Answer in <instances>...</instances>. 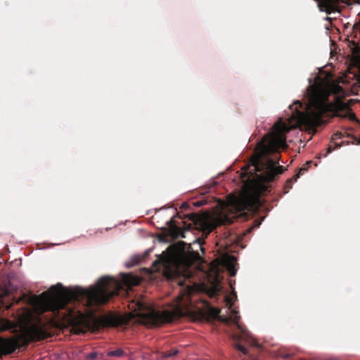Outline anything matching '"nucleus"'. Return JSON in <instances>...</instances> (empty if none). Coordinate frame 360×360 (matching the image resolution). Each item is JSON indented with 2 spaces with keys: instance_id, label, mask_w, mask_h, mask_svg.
Listing matches in <instances>:
<instances>
[{
  "instance_id": "1",
  "label": "nucleus",
  "mask_w": 360,
  "mask_h": 360,
  "mask_svg": "<svg viewBox=\"0 0 360 360\" xmlns=\"http://www.w3.org/2000/svg\"><path fill=\"white\" fill-rule=\"evenodd\" d=\"M345 79L340 77L333 80L330 75L321 74L314 83L307 89L308 103L304 112L298 110L302 104L294 103L295 111L287 122L279 120L273 126L271 132L264 136L257 144L250 163L242 168L240 176L243 181L242 191L236 195L230 194L226 202L219 201L211 216L209 231L217 226L229 223L242 215L245 210L253 211L259 205V190L264 182L271 181L274 176L282 173V167L277 166L279 156L274 154L281 147L285 146V134L291 129L302 125L314 127L321 122V116L326 112L333 115L356 120L355 115L349 107L354 101H345L341 99L345 91L340 84H345Z\"/></svg>"
},
{
  "instance_id": "2",
  "label": "nucleus",
  "mask_w": 360,
  "mask_h": 360,
  "mask_svg": "<svg viewBox=\"0 0 360 360\" xmlns=\"http://www.w3.org/2000/svg\"><path fill=\"white\" fill-rule=\"evenodd\" d=\"M184 243L169 246L165 252L153 263L154 269L162 271L164 276L168 278H180L178 281L179 285H186L181 293L176 298L170 310L162 312L148 307L142 300L133 302L130 307L134 309L131 316H139L144 319L146 322L158 326L163 323L172 321L176 318L190 316L192 315L193 302L191 295L195 288L186 283V279L193 277L192 265L196 263L199 265L202 259L198 252L190 250L188 248V254L185 252Z\"/></svg>"
},
{
  "instance_id": "3",
  "label": "nucleus",
  "mask_w": 360,
  "mask_h": 360,
  "mask_svg": "<svg viewBox=\"0 0 360 360\" xmlns=\"http://www.w3.org/2000/svg\"><path fill=\"white\" fill-rule=\"evenodd\" d=\"M141 278L131 274H122L119 281L112 277L101 278L98 283L89 288L76 287L66 288L60 284L52 286L48 291L35 298V307L39 311H58L64 308L72 300L85 301L87 305L105 303L122 288L137 285Z\"/></svg>"
},
{
  "instance_id": "4",
  "label": "nucleus",
  "mask_w": 360,
  "mask_h": 360,
  "mask_svg": "<svg viewBox=\"0 0 360 360\" xmlns=\"http://www.w3.org/2000/svg\"><path fill=\"white\" fill-rule=\"evenodd\" d=\"M63 319L67 324L72 326V330L75 333H83L89 328L87 316L78 310L67 309Z\"/></svg>"
},
{
  "instance_id": "5",
  "label": "nucleus",
  "mask_w": 360,
  "mask_h": 360,
  "mask_svg": "<svg viewBox=\"0 0 360 360\" xmlns=\"http://www.w3.org/2000/svg\"><path fill=\"white\" fill-rule=\"evenodd\" d=\"M22 335L24 336L25 342L44 339L47 336L44 330V323L37 320L34 322H27L25 324Z\"/></svg>"
},
{
  "instance_id": "6",
  "label": "nucleus",
  "mask_w": 360,
  "mask_h": 360,
  "mask_svg": "<svg viewBox=\"0 0 360 360\" xmlns=\"http://www.w3.org/2000/svg\"><path fill=\"white\" fill-rule=\"evenodd\" d=\"M230 319L236 324L238 329L239 330L240 335H233L232 336V338L234 340H243L247 343L253 344V342L255 341L253 338H252L251 334L249 331H248L244 326H243L241 324L239 323L238 319L239 316L238 315V312L235 310H232L231 315H230Z\"/></svg>"
},
{
  "instance_id": "7",
  "label": "nucleus",
  "mask_w": 360,
  "mask_h": 360,
  "mask_svg": "<svg viewBox=\"0 0 360 360\" xmlns=\"http://www.w3.org/2000/svg\"><path fill=\"white\" fill-rule=\"evenodd\" d=\"M211 270L207 274L208 281L211 283V286L208 289L207 293L210 297H214L221 290L220 276L217 268L213 264L210 267Z\"/></svg>"
},
{
  "instance_id": "8",
  "label": "nucleus",
  "mask_w": 360,
  "mask_h": 360,
  "mask_svg": "<svg viewBox=\"0 0 360 360\" xmlns=\"http://www.w3.org/2000/svg\"><path fill=\"white\" fill-rule=\"evenodd\" d=\"M18 347V342L13 339L0 338V356L13 352Z\"/></svg>"
},
{
  "instance_id": "9",
  "label": "nucleus",
  "mask_w": 360,
  "mask_h": 360,
  "mask_svg": "<svg viewBox=\"0 0 360 360\" xmlns=\"http://www.w3.org/2000/svg\"><path fill=\"white\" fill-rule=\"evenodd\" d=\"M221 260H222V263L224 264V265L226 267L227 270L229 271L230 275L231 276H234L236 273V258L231 255H224L222 256Z\"/></svg>"
},
{
  "instance_id": "10",
  "label": "nucleus",
  "mask_w": 360,
  "mask_h": 360,
  "mask_svg": "<svg viewBox=\"0 0 360 360\" xmlns=\"http://www.w3.org/2000/svg\"><path fill=\"white\" fill-rule=\"evenodd\" d=\"M103 323L108 326H114L118 324V320L112 316H106L103 318Z\"/></svg>"
},
{
  "instance_id": "11",
  "label": "nucleus",
  "mask_w": 360,
  "mask_h": 360,
  "mask_svg": "<svg viewBox=\"0 0 360 360\" xmlns=\"http://www.w3.org/2000/svg\"><path fill=\"white\" fill-rule=\"evenodd\" d=\"M124 354L123 350L118 349L114 351L108 352L107 355L109 356H121Z\"/></svg>"
},
{
  "instance_id": "12",
  "label": "nucleus",
  "mask_w": 360,
  "mask_h": 360,
  "mask_svg": "<svg viewBox=\"0 0 360 360\" xmlns=\"http://www.w3.org/2000/svg\"><path fill=\"white\" fill-rule=\"evenodd\" d=\"M178 352L179 351H178L177 349L172 348V349H170V351L163 353L162 354V357L163 358L171 357V356L176 354L178 353Z\"/></svg>"
},
{
  "instance_id": "13",
  "label": "nucleus",
  "mask_w": 360,
  "mask_h": 360,
  "mask_svg": "<svg viewBox=\"0 0 360 360\" xmlns=\"http://www.w3.org/2000/svg\"><path fill=\"white\" fill-rule=\"evenodd\" d=\"M235 296V294L233 293L230 296L226 297V305L229 307V308H231L233 306Z\"/></svg>"
},
{
  "instance_id": "14",
  "label": "nucleus",
  "mask_w": 360,
  "mask_h": 360,
  "mask_svg": "<svg viewBox=\"0 0 360 360\" xmlns=\"http://www.w3.org/2000/svg\"><path fill=\"white\" fill-rule=\"evenodd\" d=\"M235 347L243 354H246L248 352V349L239 343H236Z\"/></svg>"
},
{
  "instance_id": "15",
  "label": "nucleus",
  "mask_w": 360,
  "mask_h": 360,
  "mask_svg": "<svg viewBox=\"0 0 360 360\" xmlns=\"http://www.w3.org/2000/svg\"><path fill=\"white\" fill-rule=\"evenodd\" d=\"M96 356H97V354L96 352H91L87 355V359H94L96 357Z\"/></svg>"
},
{
  "instance_id": "16",
  "label": "nucleus",
  "mask_w": 360,
  "mask_h": 360,
  "mask_svg": "<svg viewBox=\"0 0 360 360\" xmlns=\"http://www.w3.org/2000/svg\"><path fill=\"white\" fill-rule=\"evenodd\" d=\"M193 245H197L198 247H199L202 250H203L202 248V245H201V243L199 240H195L193 242Z\"/></svg>"
},
{
  "instance_id": "17",
  "label": "nucleus",
  "mask_w": 360,
  "mask_h": 360,
  "mask_svg": "<svg viewBox=\"0 0 360 360\" xmlns=\"http://www.w3.org/2000/svg\"><path fill=\"white\" fill-rule=\"evenodd\" d=\"M299 177V174L295 176V180Z\"/></svg>"
}]
</instances>
